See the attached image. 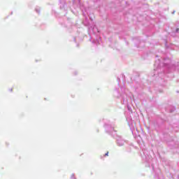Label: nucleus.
I'll use <instances>...</instances> for the list:
<instances>
[{"label": "nucleus", "mask_w": 179, "mask_h": 179, "mask_svg": "<svg viewBox=\"0 0 179 179\" xmlns=\"http://www.w3.org/2000/svg\"><path fill=\"white\" fill-rule=\"evenodd\" d=\"M71 177H73V175H72Z\"/></svg>", "instance_id": "nucleus-3"}, {"label": "nucleus", "mask_w": 179, "mask_h": 179, "mask_svg": "<svg viewBox=\"0 0 179 179\" xmlns=\"http://www.w3.org/2000/svg\"><path fill=\"white\" fill-rule=\"evenodd\" d=\"M178 31H179V29L177 28V29H176V33H178Z\"/></svg>", "instance_id": "nucleus-1"}, {"label": "nucleus", "mask_w": 179, "mask_h": 179, "mask_svg": "<svg viewBox=\"0 0 179 179\" xmlns=\"http://www.w3.org/2000/svg\"><path fill=\"white\" fill-rule=\"evenodd\" d=\"M105 156H108V152L105 154Z\"/></svg>", "instance_id": "nucleus-2"}]
</instances>
